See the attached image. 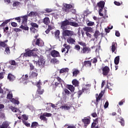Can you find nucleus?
Here are the masks:
<instances>
[{
  "label": "nucleus",
  "mask_w": 128,
  "mask_h": 128,
  "mask_svg": "<svg viewBox=\"0 0 128 128\" xmlns=\"http://www.w3.org/2000/svg\"><path fill=\"white\" fill-rule=\"evenodd\" d=\"M28 16L24 15L15 18L16 20H17L18 22H22V25L20 26V28H22L24 30H28V27L26 24H28Z\"/></svg>",
  "instance_id": "obj_1"
},
{
  "label": "nucleus",
  "mask_w": 128,
  "mask_h": 128,
  "mask_svg": "<svg viewBox=\"0 0 128 128\" xmlns=\"http://www.w3.org/2000/svg\"><path fill=\"white\" fill-rule=\"evenodd\" d=\"M63 36H69L66 40V42L69 44H74L76 39L72 38V36H76L74 31L70 30H64L62 32Z\"/></svg>",
  "instance_id": "obj_2"
},
{
  "label": "nucleus",
  "mask_w": 128,
  "mask_h": 128,
  "mask_svg": "<svg viewBox=\"0 0 128 128\" xmlns=\"http://www.w3.org/2000/svg\"><path fill=\"white\" fill-rule=\"evenodd\" d=\"M38 48H34L32 50H30L28 49L26 50V52L24 53V56H36V54L34 52H38Z\"/></svg>",
  "instance_id": "obj_3"
},
{
  "label": "nucleus",
  "mask_w": 128,
  "mask_h": 128,
  "mask_svg": "<svg viewBox=\"0 0 128 128\" xmlns=\"http://www.w3.org/2000/svg\"><path fill=\"white\" fill-rule=\"evenodd\" d=\"M32 44L34 46H44V41L40 39V38H38L36 40H34L32 42Z\"/></svg>",
  "instance_id": "obj_4"
},
{
  "label": "nucleus",
  "mask_w": 128,
  "mask_h": 128,
  "mask_svg": "<svg viewBox=\"0 0 128 128\" xmlns=\"http://www.w3.org/2000/svg\"><path fill=\"white\" fill-rule=\"evenodd\" d=\"M34 62H36L37 65L38 64L40 68H44V65L46 64V61L42 58H40L38 62L34 61Z\"/></svg>",
  "instance_id": "obj_5"
},
{
  "label": "nucleus",
  "mask_w": 128,
  "mask_h": 128,
  "mask_svg": "<svg viewBox=\"0 0 128 128\" xmlns=\"http://www.w3.org/2000/svg\"><path fill=\"white\" fill-rule=\"evenodd\" d=\"M67 26H70V21L68 20H66L62 22L60 28L63 30H66V28H68Z\"/></svg>",
  "instance_id": "obj_6"
},
{
  "label": "nucleus",
  "mask_w": 128,
  "mask_h": 128,
  "mask_svg": "<svg viewBox=\"0 0 128 128\" xmlns=\"http://www.w3.org/2000/svg\"><path fill=\"white\" fill-rule=\"evenodd\" d=\"M110 68L108 66H104L102 68V74L103 76H106L108 75V74L110 73Z\"/></svg>",
  "instance_id": "obj_7"
},
{
  "label": "nucleus",
  "mask_w": 128,
  "mask_h": 128,
  "mask_svg": "<svg viewBox=\"0 0 128 128\" xmlns=\"http://www.w3.org/2000/svg\"><path fill=\"white\" fill-rule=\"evenodd\" d=\"M38 70L36 68H35L33 71L32 72L31 74H30V76H29V78H36V76H38Z\"/></svg>",
  "instance_id": "obj_8"
},
{
  "label": "nucleus",
  "mask_w": 128,
  "mask_h": 128,
  "mask_svg": "<svg viewBox=\"0 0 128 128\" xmlns=\"http://www.w3.org/2000/svg\"><path fill=\"white\" fill-rule=\"evenodd\" d=\"M90 52H92V49H90V48L86 46L82 48V50H81L80 51V54H88Z\"/></svg>",
  "instance_id": "obj_9"
},
{
  "label": "nucleus",
  "mask_w": 128,
  "mask_h": 128,
  "mask_svg": "<svg viewBox=\"0 0 128 128\" xmlns=\"http://www.w3.org/2000/svg\"><path fill=\"white\" fill-rule=\"evenodd\" d=\"M10 122L8 121H4L2 124L0 125V128H10Z\"/></svg>",
  "instance_id": "obj_10"
},
{
  "label": "nucleus",
  "mask_w": 128,
  "mask_h": 128,
  "mask_svg": "<svg viewBox=\"0 0 128 128\" xmlns=\"http://www.w3.org/2000/svg\"><path fill=\"white\" fill-rule=\"evenodd\" d=\"M64 48L62 49V52H66V50H67L65 54H68V50H70V46L66 44H64Z\"/></svg>",
  "instance_id": "obj_11"
},
{
  "label": "nucleus",
  "mask_w": 128,
  "mask_h": 128,
  "mask_svg": "<svg viewBox=\"0 0 128 128\" xmlns=\"http://www.w3.org/2000/svg\"><path fill=\"white\" fill-rule=\"evenodd\" d=\"M82 122H84V126H88L90 124V119L84 118L82 119Z\"/></svg>",
  "instance_id": "obj_12"
},
{
  "label": "nucleus",
  "mask_w": 128,
  "mask_h": 128,
  "mask_svg": "<svg viewBox=\"0 0 128 128\" xmlns=\"http://www.w3.org/2000/svg\"><path fill=\"white\" fill-rule=\"evenodd\" d=\"M50 54L52 58H58V56H60V52L56 50H52L50 52Z\"/></svg>",
  "instance_id": "obj_13"
},
{
  "label": "nucleus",
  "mask_w": 128,
  "mask_h": 128,
  "mask_svg": "<svg viewBox=\"0 0 128 128\" xmlns=\"http://www.w3.org/2000/svg\"><path fill=\"white\" fill-rule=\"evenodd\" d=\"M72 8L74 7H72V4H65L64 6V10L66 12H70V8Z\"/></svg>",
  "instance_id": "obj_14"
},
{
  "label": "nucleus",
  "mask_w": 128,
  "mask_h": 128,
  "mask_svg": "<svg viewBox=\"0 0 128 128\" xmlns=\"http://www.w3.org/2000/svg\"><path fill=\"white\" fill-rule=\"evenodd\" d=\"M104 92L102 91L99 94L98 96L96 98V105L98 106V101L102 100V96H104Z\"/></svg>",
  "instance_id": "obj_15"
},
{
  "label": "nucleus",
  "mask_w": 128,
  "mask_h": 128,
  "mask_svg": "<svg viewBox=\"0 0 128 128\" xmlns=\"http://www.w3.org/2000/svg\"><path fill=\"white\" fill-rule=\"evenodd\" d=\"M42 22L46 26H48L50 23V20L48 17H46L42 20Z\"/></svg>",
  "instance_id": "obj_16"
},
{
  "label": "nucleus",
  "mask_w": 128,
  "mask_h": 128,
  "mask_svg": "<svg viewBox=\"0 0 128 128\" xmlns=\"http://www.w3.org/2000/svg\"><path fill=\"white\" fill-rule=\"evenodd\" d=\"M83 66L87 68H92V62L90 60L84 61Z\"/></svg>",
  "instance_id": "obj_17"
},
{
  "label": "nucleus",
  "mask_w": 128,
  "mask_h": 128,
  "mask_svg": "<svg viewBox=\"0 0 128 128\" xmlns=\"http://www.w3.org/2000/svg\"><path fill=\"white\" fill-rule=\"evenodd\" d=\"M8 79L10 80V82H14V80H16V77L12 75V74L10 73L8 74Z\"/></svg>",
  "instance_id": "obj_18"
},
{
  "label": "nucleus",
  "mask_w": 128,
  "mask_h": 128,
  "mask_svg": "<svg viewBox=\"0 0 128 128\" xmlns=\"http://www.w3.org/2000/svg\"><path fill=\"white\" fill-rule=\"evenodd\" d=\"M116 42H113L111 46V50L112 52H114V54H116V52H116Z\"/></svg>",
  "instance_id": "obj_19"
},
{
  "label": "nucleus",
  "mask_w": 128,
  "mask_h": 128,
  "mask_svg": "<svg viewBox=\"0 0 128 128\" xmlns=\"http://www.w3.org/2000/svg\"><path fill=\"white\" fill-rule=\"evenodd\" d=\"M28 16V17L30 16V18H32V16H38V13L36 12H31Z\"/></svg>",
  "instance_id": "obj_20"
},
{
  "label": "nucleus",
  "mask_w": 128,
  "mask_h": 128,
  "mask_svg": "<svg viewBox=\"0 0 128 128\" xmlns=\"http://www.w3.org/2000/svg\"><path fill=\"white\" fill-rule=\"evenodd\" d=\"M83 30L84 32H92V27L86 26L83 28Z\"/></svg>",
  "instance_id": "obj_21"
},
{
  "label": "nucleus",
  "mask_w": 128,
  "mask_h": 128,
  "mask_svg": "<svg viewBox=\"0 0 128 128\" xmlns=\"http://www.w3.org/2000/svg\"><path fill=\"white\" fill-rule=\"evenodd\" d=\"M62 94H64L65 96H70V94H71V93L67 88H64L62 92Z\"/></svg>",
  "instance_id": "obj_22"
},
{
  "label": "nucleus",
  "mask_w": 128,
  "mask_h": 128,
  "mask_svg": "<svg viewBox=\"0 0 128 128\" xmlns=\"http://www.w3.org/2000/svg\"><path fill=\"white\" fill-rule=\"evenodd\" d=\"M60 30H57L54 32V36L56 40H60Z\"/></svg>",
  "instance_id": "obj_23"
},
{
  "label": "nucleus",
  "mask_w": 128,
  "mask_h": 128,
  "mask_svg": "<svg viewBox=\"0 0 128 128\" xmlns=\"http://www.w3.org/2000/svg\"><path fill=\"white\" fill-rule=\"evenodd\" d=\"M38 123L36 122H34L32 123L30 128H36L38 126Z\"/></svg>",
  "instance_id": "obj_24"
},
{
  "label": "nucleus",
  "mask_w": 128,
  "mask_h": 128,
  "mask_svg": "<svg viewBox=\"0 0 128 128\" xmlns=\"http://www.w3.org/2000/svg\"><path fill=\"white\" fill-rule=\"evenodd\" d=\"M116 120L117 122H118L122 126H124V118H122L116 119Z\"/></svg>",
  "instance_id": "obj_25"
},
{
  "label": "nucleus",
  "mask_w": 128,
  "mask_h": 128,
  "mask_svg": "<svg viewBox=\"0 0 128 128\" xmlns=\"http://www.w3.org/2000/svg\"><path fill=\"white\" fill-rule=\"evenodd\" d=\"M67 88H68L71 92H74V87L72 85H68Z\"/></svg>",
  "instance_id": "obj_26"
},
{
  "label": "nucleus",
  "mask_w": 128,
  "mask_h": 128,
  "mask_svg": "<svg viewBox=\"0 0 128 128\" xmlns=\"http://www.w3.org/2000/svg\"><path fill=\"white\" fill-rule=\"evenodd\" d=\"M104 1H100L98 3V8H104Z\"/></svg>",
  "instance_id": "obj_27"
},
{
  "label": "nucleus",
  "mask_w": 128,
  "mask_h": 128,
  "mask_svg": "<svg viewBox=\"0 0 128 128\" xmlns=\"http://www.w3.org/2000/svg\"><path fill=\"white\" fill-rule=\"evenodd\" d=\"M86 24H87L88 26H94V22L90 21L88 20H86Z\"/></svg>",
  "instance_id": "obj_28"
},
{
  "label": "nucleus",
  "mask_w": 128,
  "mask_h": 128,
  "mask_svg": "<svg viewBox=\"0 0 128 128\" xmlns=\"http://www.w3.org/2000/svg\"><path fill=\"white\" fill-rule=\"evenodd\" d=\"M69 26H74L75 28H78V24L76 22L69 21Z\"/></svg>",
  "instance_id": "obj_29"
},
{
  "label": "nucleus",
  "mask_w": 128,
  "mask_h": 128,
  "mask_svg": "<svg viewBox=\"0 0 128 128\" xmlns=\"http://www.w3.org/2000/svg\"><path fill=\"white\" fill-rule=\"evenodd\" d=\"M72 84L75 86H78V84H80V82L76 79H74L72 80Z\"/></svg>",
  "instance_id": "obj_30"
},
{
  "label": "nucleus",
  "mask_w": 128,
  "mask_h": 128,
  "mask_svg": "<svg viewBox=\"0 0 128 128\" xmlns=\"http://www.w3.org/2000/svg\"><path fill=\"white\" fill-rule=\"evenodd\" d=\"M70 70L68 68H62L60 70V74H64V72H68Z\"/></svg>",
  "instance_id": "obj_31"
},
{
  "label": "nucleus",
  "mask_w": 128,
  "mask_h": 128,
  "mask_svg": "<svg viewBox=\"0 0 128 128\" xmlns=\"http://www.w3.org/2000/svg\"><path fill=\"white\" fill-rule=\"evenodd\" d=\"M10 22V20H5L4 22H3L0 25V28H2V26H6V25L8 24V22Z\"/></svg>",
  "instance_id": "obj_32"
},
{
  "label": "nucleus",
  "mask_w": 128,
  "mask_h": 128,
  "mask_svg": "<svg viewBox=\"0 0 128 128\" xmlns=\"http://www.w3.org/2000/svg\"><path fill=\"white\" fill-rule=\"evenodd\" d=\"M45 12H41L42 14H46V13H50V12H52V8H46L44 10Z\"/></svg>",
  "instance_id": "obj_33"
},
{
  "label": "nucleus",
  "mask_w": 128,
  "mask_h": 128,
  "mask_svg": "<svg viewBox=\"0 0 128 128\" xmlns=\"http://www.w3.org/2000/svg\"><path fill=\"white\" fill-rule=\"evenodd\" d=\"M78 74H80V70H78L77 69H76L72 72V76H78Z\"/></svg>",
  "instance_id": "obj_34"
},
{
  "label": "nucleus",
  "mask_w": 128,
  "mask_h": 128,
  "mask_svg": "<svg viewBox=\"0 0 128 128\" xmlns=\"http://www.w3.org/2000/svg\"><path fill=\"white\" fill-rule=\"evenodd\" d=\"M51 62H53V64H60V60H58V58H53L50 60Z\"/></svg>",
  "instance_id": "obj_35"
},
{
  "label": "nucleus",
  "mask_w": 128,
  "mask_h": 128,
  "mask_svg": "<svg viewBox=\"0 0 128 128\" xmlns=\"http://www.w3.org/2000/svg\"><path fill=\"white\" fill-rule=\"evenodd\" d=\"M114 62L115 64H118L120 63V56H117L115 58Z\"/></svg>",
  "instance_id": "obj_36"
},
{
  "label": "nucleus",
  "mask_w": 128,
  "mask_h": 128,
  "mask_svg": "<svg viewBox=\"0 0 128 128\" xmlns=\"http://www.w3.org/2000/svg\"><path fill=\"white\" fill-rule=\"evenodd\" d=\"M44 92V89L42 90V88H38L37 90V92H38V94H42Z\"/></svg>",
  "instance_id": "obj_37"
},
{
  "label": "nucleus",
  "mask_w": 128,
  "mask_h": 128,
  "mask_svg": "<svg viewBox=\"0 0 128 128\" xmlns=\"http://www.w3.org/2000/svg\"><path fill=\"white\" fill-rule=\"evenodd\" d=\"M40 120H44L45 122H46L48 120V118H46L45 116H44V114L40 116Z\"/></svg>",
  "instance_id": "obj_38"
},
{
  "label": "nucleus",
  "mask_w": 128,
  "mask_h": 128,
  "mask_svg": "<svg viewBox=\"0 0 128 128\" xmlns=\"http://www.w3.org/2000/svg\"><path fill=\"white\" fill-rule=\"evenodd\" d=\"M100 34V32L98 30H96L94 34V38H98Z\"/></svg>",
  "instance_id": "obj_39"
},
{
  "label": "nucleus",
  "mask_w": 128,
  "mask_h": 128,
  "mask_svg": "<svg viewBox=\"0 0 128 128\" xmlns=\"http://www.w3.org/2000/svg\"><path fill=\"white\" fill-rule=\"evenodd\" d=\"M36 86H37L38 88H42V82H40V80H39V81L36 83Z\"/></svg>",
  "instance_id": "obj_40"
},
{
  "label": "nucleus",
  "mask_w": 128,
  "mask_h": 128,
  "mask_svg": "<svg viewBox=\"0 0 128 128\" xmlns=\"http://www.w3.org/2000/svg\"><path fill=\"white\" fill-rule=\"evenodd\" d=\"M20 2H14L13 3L12 6L14 8L16 6H20Z\"/></svg>",
  "instance_id": "obj_41"
},
{
  "label": "nucleus",
  "mask_w": 128,
  "mask_h": 128,
  "mask_svg": "<svg viewBox=\"0 0 128 128\" xmlns=\"http://www.w3.org/2000/svg\"><path fill=\"white\" fill-rule=\"evenodd\" d=\"M22 122L24 124V126H27V128H30V124L28 123V122H26L24 120H22Z\"/></svg>",
  "instance_id": "obj_42"
},
{
  "label": "nucleus",
  "mask_w": 128,
  "mask_h": 128,
  "mask_svg": "<svg viewBox=\"0 0 128 128\" xmlns=\"http://www.w3.org/2000/svg\"><path fill=\"white\" fill-rule=\"evenodd\" d=\"M30 72H32L33 70H34V69H36V68H34V66L32 63L30 64Z\"/></svg>",
  "instance_id": "obj_43"
},
{
  "label": "nucleus",
  "mask_w": 128,
  "mask_h": 128,
  "mask_svg": "<svg viewBox=\"0 0 128 128\" xmlns=\"http://www.w3.org/2000/svg\"><path fill=\"white\" fill-rule=\"evenodd\" d=\"M12 102L14 104H20V101L18 100H16V99L13 98L11 100Z\"/></svg>",
  "instance_id": "obj_44"
},
{
  "label": "nucleus",
  "mask_w": 128,
  "mask_h": 128,
  "mask_svg": "<svg viewBox=\"0 0 128 128\" xmlns=\"http://www.w3.org/2000/svg\"><path fill=\"white\" fill-rule=\"evenodd\" d=\"M30 26H32V28H38V24L36 23L31 22Z\"/></svg>",
  "instance_id": "obj_45"
},
{
  "label": "nucleus",
  "mask_w": 128,
  "mask_h": 128,
  "mask_svg": "<svg viewBox=\"0 0 128 128\" xmlns=\"http://www.w3.org/2000/svg\"><path fill=\"white\" fill-rule=\"evenodd\" d=\"M8 46L4 42L0 41V48H6Z\"/></svg>",
  "instance_id": "obj_46"
},
{
  "label": "nucleus",
  "mask_w": 128,
  "mask_h": 128,
  "mask_svg": "<svg viewBox=\"0 0 128 128\" xmlns=\"http://www.w3.org/2000/svg\"><path fill=\"white\" fill-rule=\"evenodd\" d=\"M78 44L83 46V48L86 46V44L84 42H78Z\"/></svg>",
  "instance_id": "obj_47"
},
{
  "label": "nucleus",
  "mask_w": 128,
  "mask_h": 128,
  "mask_svg": "<svg viewBox=\"0 0 128 128\" xmlns=\"http://www.w3.org/2000/svg\"><path fill=\"white\" fill-rule=\"evenodd\" d=\"M74 49L76 50H78V52H80V46L78 44H76L74 46Z\"/></svg>",
  "instance_id": "obj_48"
},
{
  "label": "nucleus",
  "mask_w": 128,
  "mask_h": 128,
  "mask_svg": "<svg viewBox=\"0 0 128 128\" xmlns=\"http://www.w3.org/2000/svg\"><path fill=\"white\" fill-rule=\"evenodd\" d=\"M43 116H46L47 118H50V117L52 116V114L44 112L43 114Z\"/></svg>",
  "instance_id": "obj_49"
},
{
  "label": "nucleus",
  "mask_w": 128,
  "mask_h": 128,
  "mask_svg": "<svg viewBox=\"0 0 128 128\" xmlns=\"http://www.w3.org/2000/svg\"><path fill=\"white\" fill-rule=\"evenodd\" d=\"M60 108L66 110H68L70 108V106H62Z\"/></svg>",
  "instance_id": "obj_50"
},
{
  "label": "nucleus",
  "mask_w": 128,
  "mask_h": 128,
  "mask_svg": "<svg viewBox=\"0 0 128 128\" xmlns=\"http://www.w3.org/2000/svg\"><path fill=\"white\" fill-rule=\"evenodd\" d=\"M56 80H57L58 82H60V84H62V82H64V80H62V78H60V76L56 77Z\"/></svg>",
  "instance_id": "obj_51"
},
{
  "label": "nucleus",
  "mask_w": 128,
  "mask_h": 128,
  "mask_svg": "<svg viewBox=\"0 0 128 128\" xmlns=\"http://www.w3.org/2000/svg\"><path fill=\"white\" fill-rule=\"evenodd\" d=\"M9 64H11L12 66H16V61L14 60H11L9 62Z\"/></svg>",
  "instance_id": "obj_52"
},
{
  "label": "nucleus",
  "mask_w": 128,
  "mask_h": 128,
  "mask_svg": "<svg viewBox=\"0 0 128 128\" xmlns=\"http://www.w3.org/2000/svg\"><path fill=\"white\" fill-rule=\"evenodd\" d=\"M22 118L24 120H28V117L26 114L22 115Z\"/></svg>",
  "instance_id": "obj_53"
},
{
  "label": "nucleus",
  "mask_w": 128,
  "mask_h": 128,
  "mask_svg": "<svg viewBox=\"0 0 128 128\" xmlns=\"http://www.w3.org/2000/svg\"><path fill=\"white\" fill-rule=\"evenodd\" d=\"M91 60H92V64H96L98 62V58H94L93 59H92ZM95 64V66H96Z\"/></svg>",
  "instance_id": "obj_54"
},
{
  "label": "nucleus",
  "mask_w": 128,
  "mask_h": 128,
  "mask_svg": "<svg viewBox=\"0 0 128 128\" xmlns=\"http://www.w3.org/2000/svg\"><path fill=\"white\" fill-rule=\"evenodd\" d=\"M5 52L6 54H10V47H6L5 49Z\"/></svg>",
  "instance_id": "obj_55"
},
{
  "label": "nucleus",
  "mask_w": 128,
  "mask_h": 128,
  "mask_svg": "<svg viewBox=\"0 0 128 128\" xmlns=\"http://www.w3.org/2000/svg\"><path fill=\"white\" fill-rule=\"evenodd\" d=\"M114 4L116 6H120V4H122V2H116V1H114Z\"/></svg>",
  "instance_id": "obj_56"
},
{
  "label": "nucleus",
  "mask_w": 128,
  "mask_h": 128,
  "mask_svg": "<svg viewBox=\"0 0 128 128\" xmlns=\"http://www.w3.org/2000/svg\"><path fill=\"white\" fill-rule=\"evenodd\" d=\"M11 26L14 28H16V26H18V24L16 22H12L11 23Z\"/></svg>",
  "instance_id": "obj_57"
},
{
  "label": "nucleus",
  "mask_w": 128,
  "mask_h": 128,
  "mask_svg": "<svg viewBox=\"0 0 128 128\" xmlns=\"http://www.w3.org/2000/svg\"><path fill=\"white\" fill-rule=\"evenodd\" d=\"M84 92V91L82 90H80L78 92V98H80V96H82V93Z\"/></svg>",
  "instance_id": "obj_58"
},
{
  "label": "nucleus",
  "mask_w": 128,
  "mask_h": 128,
  "mask_svg": "<svg viewBox=\"0 0 128 128\" xmlns=\"http://www.w3.org/2000/svg\"><path fill=\"white\" fill-rule=\"evenodd\" d=\"M7 98H8V100H12V94H8Z\"/></svg>",
  "instance_id": "obj_59"
},
{
  "label": "nucleus",
  "mask_w": 128,
  "mask_h": 128,
  "mask_svg": "<svg viewBox=\"0 0 128 128\" xmlns=\"http://www.w3.org/2000/svg\"><path fill=\"white\" fill-rule=\"evenodd\" d=\"M4 72H0V80H2V78H4Z\"/></svg>",
  "instance_id": "obj_60"
},
{
  "label": "nucleus",
  "mask_w": 128,
  "mask_h": 128,
  "mask_svg": "<svg viewBox=\"0 0 128 128\" xmlns=\"http://www.w3.org/2000/svg\"><path fill=\"white\" fill-rule=\"evenodd\" d=\"M11 110L13 112H18V108H14V107H12L11 108Z\"/></svg>",
  "instance_id": "obj_61"
},
{
  "label": "nucleus",
  "mask_w": 128,
  "mask_h": 128,
  "mask_svg": "<svg viewBox=\"0 0 128 128\" xmlns=\"http://www.w3.org/2000/svg\"><path fill=\"white\" fill-rule=\"evenodd\" d=\"M108 106V101L106 100L104 105V108H106Z\"/></svg>",
  "instance_id": "obj_62"
},
{
  "label": "nucleus",
  "mask_w": 128,
  "mask_h": 128,
  "mask_svg": "<svg viewBox=\"0 0 128 128\" xmlns=\"http://www.w3.org/2000/svg\"><path fill=\"white\" fill-rule=\"evenodd\" d=\"M86 34L88 36V38H92V36L88 32H86Z\"/></svg>",
  "instance_id": "obj_63"
},
{
  "label": "nucleus",
  "mask_w": 128,
  "mask_h": 128,
  "mask_svg": "<svg viewBox=\"0 0 128 128\" xmlns=\"http://www.w3.org/2000/svg\"><path fill=\"white\" fill-rule=\"evenodd\" d=\"M96 123L93 122L91 125V128H96Z\"/></svg>",
  "instance_id": "obj_64"
}]
</instances>
